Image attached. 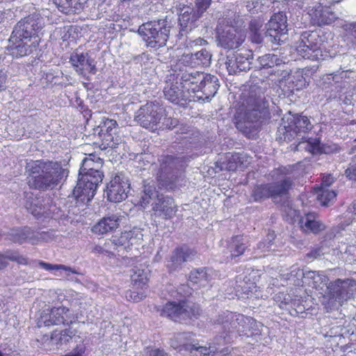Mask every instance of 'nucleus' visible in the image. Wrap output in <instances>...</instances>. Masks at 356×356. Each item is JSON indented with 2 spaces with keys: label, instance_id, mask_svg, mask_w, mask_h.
I'll list each match as a JSON object with an SVG mask.
<instances>
[{
  "label": "nucleus",
  "instance_id": "nucleus-60",
  "mask_svg": "<svg viewBox=\"0 0 356 356\" xmlns=\"http://www.w3.org/2000/svg\"><path fill=\"white\" fill-rule=\"evenodd\" d=\"M346 31L348 33L349 42L353 48H356V22L347 24Z\"/></svg>",
  "mask_w": 356,
  "mask_h": 356
},
{
  "label": "nucleus",
  "instance_id": "nucleus-18",
  "mask_svg": "<svg viewBox=\"0 0 356 356\" xmlns=\"http://www.w3.org/2000/svg\"><path fill=\"white\" fill-rule=\"evenodd\" d=\"M98 134L102 139L104 148H115L121 142L120 137L118 135V124L112 119H106L99 126Z\"/></svg>",
  "mask_w": 356,
  "mask_h": 356
},
{
  "label": "nucleus",
  "instance_id": "nucleus-64",
  "mask_svg": "<svg viewBox=\"0 0 356 356\" xmlns=\"http://www.w3.org/2000/svg\"><path fill=\"white\" fill-rule=\"evenodd\" d=\"M272 245H273V243H271V241H263L259 242L257 244V249L260 250L261 252H264L266 251H270V250H271Z\"/></svg>",
  "mask_w": 356,
  "mask_h": 356
},
{
  "label": "nucleus",
  "instance_id": "nucleus-63",
  "mask_svg": "<svg viewBox=\"0 0 356 356\" xmlns=\"http://www.w3.org/2000/svg\"><path fill=\"white\" fill-rule=\"evenodd\" d=\"M334 181V178L332 175L329 174L327 175H324L322 179L321 188H325L327 187H329L333 184Z\"/></svg>",
  "mask_w": 356,
  "mask_h": 356
},
{
  "label": "nucleus",
  "instance_id": "nucleus-37",
  "mask_svg": "<svg viewBox=\"0 0 356 356\" xmlns=\"http://www.w3.org/2000/svg\"><path fill=\"white\" fill-rule=\"evenodd\" d=\"M58 10L67 15L79 13L83 10L88 0H53Z\"/></svg>",
  "mask_w": 356,
  "mask_h": 356
},
{
  "label": "nucleus",
  "instance_id": "nucleus-44",
  "mask_svg": "<svg viewBox=\"0 0 356 356\" xmlns=\"http://www.w3.org/2000/svg\"><path fill=\"white\" fill-rule=\"evenodd\" d=\"M189 333H179L170 340V346L179 353L186 355L188 350H182L184 349L182 346H185V345H193V341H191Z\"/></svg>",
  "mask_w": 356,
  "mask_h": 356
},
{
  "label": "nucleus",
  "instance_id": "nucleus-51",
  "mask_svg": "<svg viewBox=\"0 0 356 356\" xmlns=\"http://www.w3.org/2000/svg\"><path fill=\"white\" fill-rule=\"evenodd\" d=\"M336 196L337 193L334 191H330L327 188H321L318 192V200L323 206H327Z\"/></svg>",
  "mask_w": 356,
  "mask_h": 356
},
{
  "label": "nucleus",
  "instance_id": "nucleus-56",
  "mask_svg": "<svg viewBox=\"0 0 356 356\" xmlns=\"http://www.w3.org/2000/svg\"><path fill=\"white\" fill-rule=\"evenodd\" d=\"M92 252L96 254H104L108 257L113 256L114 252L112 250L109 241L104 243V246L95 245L92 249Z\"/></svg>",
  "mask_w": 356,
  "mask_h": 356
},
{
  "label": "nucleus",
  "instance_id": "nucleus-38",
  "mask_svg": "<svg viewBox=\"0 0 356 356\" xmlns=\"http://www.w3.org/2000/svg\"><path fill=\"white\" fill-rule=\"evenodd\" d=\"M33 236L34 229L27 226L12 229L8 234V237L10 241L19 244H22L25 242L32 244Z\"/></svg>",
  "mask_w": 356,
  "mask_h": 356
},
{
  "label": "nucleus",
  "instance_id": "nucleus-17",
  "mask_svg": "<svg viewBox=\"0 0 356 356\" xmlns=\"http://www.w3.org/2000/svg\"><path fill=\"white\" fill-rule=\"evenodd\" d=\"M17 35H10L8 49L13 58H22L29 56L38 49L40 39L22 38Z\"/></svg>",
  "mask_w": 356,
  "mask_h": 356
},
{
  "label": "nucleus",
  "instance_id": "nucleus-62",
  "mask_svg": "<svg viewBox=\"0 0 356 356\" xmlns=\"http://www.w3.org/2000/svg\"><path fill=\"white\" fill-rule=\"evenodd\" d=\"M322 254H323V248L321 247H316L307 253L306 257L309 259H316Z\"/></svg>",
  "mask_w": 356,
  "mask_h": 356
},
{
  "label": "nucleus",
  "instance_id": "nucleus-35",
  "mask_svg": "<svg viewBox=\"0 0 356 356\" xmlns=\"http://www.w3.org/2000/svg\"><path fill=\"white\" fill-rule=\"evenodd\" d=\"M301 229L305 233L318 234L325 229V225L318 220L315 213H309L299 220Z\"/></svg>",
  "mask_w": 356,
  "mask_h": 356
},
{
  "label": "nucleus",
  "instance_id": "nucleus-39",
  "mask_svg": "<svg viewBox=\"0 0 356 356\" xmlns=\"http://www.w3.org/2000/svg\"><path fill=\"white\" fill-rule=\"evenodd\" d=\"M248 248V240L243 235L232 237L228 244L230 258L236 259L242 255Z\"/></svg>",
  "mask_w": 356,
  "mask_h": 356
},
{
  "label": "nucleus",
  "instance_id": "nucleus-55",
  "mask_svg": "<svg viewBox=\"0 0 356 356\" xmlns=\"http://www.w3.org/2000/svg\"><path fill=\"white\" fill-rule=\"evenodd\" d=\"M204 74V73L200 72L198 71L194 72L193 77H191V80L186 84V91L188 92L189 90H191L195 94L198 88V85L200 83Z\"/></svg>",
  "mask_w": 356,
  "mask_h": 356
},
{
  "label": "nucleus",
  "instance_id": "nucleus-4",
  "mask_svg": "<svg viewBox=\"0 0 356 356\" xmlns=\"http://www.w3.org/2000/svg\"><path fill=\"white\" fill-rule=\"evenodd\" d=\"M283 124L278 128L277 131L276 140L279 142H291L294 140L296 150H299L304 147L303 143H307L305 134H307L313 128L308 117L302 115H293L288 117L285 120L282 119Z\"/></svg>",
  "mask_w": 356,
  "mask_h": 356
},
{
  "label": "nucleus",
  "instance_id": "nucleus-3",
  "mask_svg": "<svg viewBox=\"0 0 356 356\" xmlns=\"http://www.w3.org/2000/svg\"><path fill=\"white\" fill-rule=\"evenodd\" d=\"M192 156L182 153L161 154L158 158L156 180L160 189L174 190L181 178Z\"/></svg>",
  "mask_w": 356,
  "mask_h": 356
},
{
  "label": "nucleus",
  "instance_id": "nucleus-22",
  "mask_svg": "<svg viewBox=\"0 0 356 356\" xmlns=\"http://www.w3.org/2000/svg\"><path fill=\"white\" fill-rule=\"evenodd\" d=\"M202 17L189 6L182 8L179 15V34L183 36L197 28Z\"/></svg>",
  "mask_w": 356,
  "mask_h": 356
},
{
  "label": "nucleus",
  "instance_id": "nucleus-32",
  "mask_svg": "<svg viewBox=\"0 0 356 356\" xmlns=\"http://www.w3.org/2000/svg\"><path fill=\"white\" fill-rule=\"evenodd\" d=\"M120 221V218L116 214L104 216L92 227V232L98 235L106 234L118 228Z\"/></svg>",
  "mask_w": 356,
  "mask_h": 356
},
{
  "label": "nucleus",
  "instance_id": "nucleus-12",
  "mask_svg": "<svg viewBox=\"0 0 356 356\" xmlns=\"http://www.w3.org/2000/svg\"><path fill=\"white\" fill-rule=\"evenodd\" d=\"M216 31L217 45L224 49H236L245 39V35L242 31L229 24H218Z\"/></svg>",
  "mask_w": 356,
  "mask_h": 356
},
{
  "label": "nucleus",
  "instance_id": "nucleus-53",
  "mask_svg": "<svg viewBox=\"0 0 356 356\" xmlns=\"http://www.w3.org/2000/svg\"><path fill=\"white\" fill-rule=\"evenodd\" d=\"M39 265L44 268L47 270H63L65 272V275L67 277H68L71 273L72 274H77L78 273L76 271V270L66 266L65 265L62 264H56L52 265L48 263H45L44 261H40Z\"/></svg>",
  "mask_w": 356,
  "mask_h": 356
},
{
  "label": "nucleus",
  "instance_id": "nucleus-54",
  "mask_svg": "<svg viewBox=\"0 0 356 356\" xmlns=\"http://www.w3.org/2000/svg\"><path fill=\"white\" fill-rule=\"evenodd\" d=\"M196 70L191 68H186L180 70L179 72L177 74V80H179L181 86L186 87L187 83L191 80V77H193V72Z\"/></svg>",
  "mask_w": 356,
  "mask_h": 356
},
{
  "label": "nucleus",
  "instance_id": "nucleus-15",
  "mask_svg": "<svg viewBox=\"0 0 356 356\" xmlns=\"http://www.w3.org/2000/svg\"><path fill=\"white\" fill-rule=\"evenodd\" d=\"M330 297L339 303L356 296V280L337 279L327 286Z\"/></svg>",
  "mask_w": 356,
  "mask_h": 356
},
{
  "label": "nucleus",
  "instance_id": "nucleus-48",
  "mask_svg": "<svg viewBox=\"0 0 356 356\" xmlns=\"http://www.w3.org/2000/svg\"><path fill=\"white\" fill-rule=\"evenodd\" d=\"M80 339L79 336L76 335L75 330L71 329H66L60 332L54 331L51 334V340L57 344H64L70 342V341L76 339Z\"/></svg>",
  "mask_w": 356,
  "mask_h": 356
},
{
  "label": "nucleus",
  "instance_id": "nucleus-36",
  "mask_svg": "<svg viewBox=\"0 0 356 356\" xmlns=\"http://www.w3.org/2000/svg\"><path fill=\"white\" fill-rule=\"evenodd\" d=\"M235 290L236 295L244 298L243 296H246L247 298L252 296L257 291V286L255 283L251 280V278L246 275H240L236 277Z\"/></svg>",
  "mask_w": 356,
  "mask_h": 356
},
{
  "label": "nucleus",
  "instance_id": "nucleus-5",
  "mask_svg": "<svg viewBox=\"0 0 356 356\" xmlns=\"http://www.w3.org/2000/svg\"><path fill=\"white\" fill-rule=\"evenodd\" d=\"M174 24L167 17L153 19L141 24L138 29L148 48L159 49L166 45Z\"/></svg>",
  "mask_w": 356,
  "mask_h": 356
},
{
  "label": "nucleus",
  "instance_id": "nucleus-2",
  "mask_svg": "<svg viewBox=\"0 0 356 356\" xmlns=\"http://www.w3.org/2000/svg\"><path fill=\"white\" fill-rule=\"evenodd\" d=\"M102 159L95 154H90L82 161L79 179L72 195L76 200L88 202L95 195L97 186L102 181Z\"/></svg>",
  "mask_w": 356,
  "mask_h": 356
},
{
  "label": "nucleus",
  "instance_id": "nucleus-58",
  "mask_svg": "<svg viewBox=\"0 0 356 356\" xmlns=\"http://www.w3.org/2000/svg\"><path fill=\"white\" fill-rule=\"evenodd\" d=\"M211 3V0H195V4L191 8L204 16Z\"/></svg>",
  "mask_w": 356,
  "mask_h": 356
},
{
  "label": "nucleus",
  "instance_id": "nucleus-57",
  "mask_svg": "<svg viewBox=\"0 0 356 356\" xmlns=\"http://www.w3.org/2000/svg\"><path fill=\"white\" fill-rule=\"evenodd\" d=\"M7 260L16 261L19 264H27V259L16 251H6L4 253Z\"/></svg>",
  "mask_w": 356,
  "mask_h": 356
},
{
  "label": "nucleus",
  "instance_id": "nucleus-8",
  "mask_svg": "<svg viewBox=\"0 0 356 356\" xmlns=\"http://www.w3.org/2000/svg\"><path fill=\"white\" fill-rule=\"evenodd\" d=\"M293 180L290 177H285L278 181L256 185L250 194L254 202H261L268 198L273 200L285 196L293 185Z\"/></svg>",
  "mask_w": 356,
  "mask_h": 356
},
{
  "label": "nucleus",
  "instance_id": "nucleus-33",
  "mask_svg": "<svg viewBox=\"0 0 356 356\" xmlns=\"http://www.w3.org/2000/svg\"><path fill=\"white\" fill-rule=\"evenodd\" d=\"M238 322L235 336L250 337L258 330V323L252 317L238 314Z\"/></svg>",
  "mask_w": 356,
  "mask_h": 356
},
{
  "label": "nucleus",
  "instance_id": "nucleus-7",
  "mask_svg": "<svg viewBox=\"0 0 356 356\" xmlns=\"http://www.w3.org/2000/svg\"><path fill=\"white\" fill-rule=\"evenodd\" d=\"M162 316L175 322L188 323L191 320L197 319L200 315L198 305L186 301L168 302L160 310Z\"/></svg>",
  "mask_w": 356,
  "mask_h": 356
},
{
  "label": "nucleus",
  "instance_id": "nucleus-29",
  "mask_svg": "<svg viewBox=\"0 0 356 356\" xmlns=\"http://www.w3.org/2000/svg\"><path fill=\"white\" fill-rule=\"evenodd\" d=\"M50 197L37 196L33 193H26L24 207L29 212L35 217L42 216L49 210Z\"/></svg>",
  "mask_w": 356,
  "mask_h": 356
},
{
  "label": "nucleus",
  "instance_id": "nucleus-34",
  "mask_svg": "<svg viewBox=\"0 0 356 356\" xmlns=\"http://www.w3.org/2000/svg\"><path fill=\"white\" fill-rule=\"evenodd\" d=\"M212 54L207 49H202L195 53L188 54L184 56V61L192 67L202 66L209 67L211 63Z\"/></svg>",
  "mask_w": 356,
  "mask_h": 356
},
{
  "label": "nucleus",
  "instance_id": "nucleus-27",
  "mask_svg": "<svg viewBox=\"0 0 356 356\" xmlns=\"http://www.w3.org/2000/svg\"><path fill=\"white\" fill-rule=\"evenodd\" d=\"M42 319L45 326L70 325L74 321L70 309L64 307L52 308L49 314L42 316Z\"/></svg>",
  "mask_w": 356,
  "mask_h": 356
},
{
  "label": "nucleus",
  "instance_id": "nucleus-1",
  "mask_svg": "<svg viewBox=\"0 0 356 356\" xmlns=\"http://www.w3.org/2000/svg\"><path fill=\"white\" fill-rule=\"evenodd\" d=\"M25 172L30 188L45 191L56 187L68 176L69 171L60 163L36 160L26 163Z\"/></svg>",
  "mask_w": 356,
  "mask_h": 356
},
{
  "label": "nucleus",
  "instance_id": "nucleus-28",
  "mask_svg": "<svg viewBox=\"0 0 356 356\" xmlns=\"http://www.w3.org/2000/svg\"><path fill=\"white\" fill-rule=\"evenodd\" d=\"M265 92V87L257 84L250 86L244 102L245 108L259 110L261 104L269 108V101L266 98Z\"/></svg>",
  "mask_w": 356,
  "mask_h": 356
},
{
  "label": "nucleus",
  "instance_id": "nucleus-40",
  "mask_svg": "<svg viewBox=\"0 0 356 356\" xmlns=\"http://www.w3.org/2000/svg\"><path fill=\"white\" fill-rule=\"evenodd\" d=\"M263 22L260 19H254L249 23L248 39L254 44H260L264 42V34L262 29Z\"/></svg>",
  "mask_w": 356,
  "mask_h": 356
},
{
  "label": "nucleus",
  "instance_id": "nucleus-24",
  "mask_svg": "<svg viewBox=\"0 0 356 356\" xmlns=\"http://www.w3.org/2000/svg\"><path fill=\"white\" fill-rule=\"evenodd\" d=\"M218 79L210 74H204L198 85L195 97L198 100L209 101L216 94L219 88Z\"/></svg>",
  "mask_w": 356,
  "mask_h": 356
},
{
  "label": "nucleus",
  "instance_id": "nucleus-10",
  "mask_svg": "<svg viewBox=\"0 0 356 356\" xmlns=\"http://www.w3.org/2000/svg\"><path fill=\"white\" fill-rule=\"evenodd\" d=\"M322 42V38L317 31H305L300 36L296 50L304 58L323 60Z\"/></svg>",
  "mask_w": 356,
  "mask_h": 356
},
{
  "label": "nucleus",
  "instance_id": "nucleus-11",
  "mask_svg": "<svg viewBox=\"0 0 356 356\" xmlns=\"http://www.w3.org/2000/svg\"><path fill=\"white\" fill-rule=\"evenodd\" d=\"M44 26L40 14L33 13L21 19L13 27L12 35L22 38L40 39L39 33Z\"/></svg>",
  "mask_w": 356,
  "mask_h": 356
},
{
  "label": "nucleus",
  "instance_id": "nucleus-49",
  "mask_svg": "<svg viewBox=\"0 0 356 356\" xmlns=\"http://www.w3.org/2000/svg\"><path fill=\"white\" fill-rule=\"evenodd\" d=\"M293 90H300L306 87L307 82L300 70L296 71L289 79Z\"/></svg>",
  "mask_w": 356,
  "mask_h": 356
},
{
  "label": "nucleus",
  "instance_id": "nucleus-6",
  "mask_svg": "<svg viewBox=\"0 0 356 356\" xmlns=\"http://www.w3.org/2000/svg\"><path fill=\"white\" fill-rule=\"evenodd\" d=\"M270 118L269 108L261 104L259 110L245 108L243 115L236 118L235 125L236 129L247 138L254 139L261 126Z\"/></svg>",
  "mask_w": 356,
  "mask_h": 356
},
{
  "label": "nucleus",
  "instance_id": "nucleus-61",
  "mask_svg": "<svg viewBox=\"0 0 356 356\" xmlns=\"http://www.w3.org/2000/svg\"><path fill=\"white\" fill-rule=\"evenodd\" d=\"M345 174L350 180L356 181V163H350Z\"/></svg>",
  "mask_w": 356,
  "mask_h": 356
},
{
  "label": "nucleus",
  "instance_id": "nucleus-25",
  "mask_svg": "<svg viewBox=\"0 0 356 356\" xmlns=\"http://www.w3.org/2000/svg\"><path fill=\"white\" fill-rule=\"evenodd\" d=\"M152 207L156 216L164 219H171L177 211V205L173 198L163 194L156 197L152 204Z\"/></svg>",
  "mask_w": 356,
  "mask_h": 356
},
{
  "label": "nucleus",
  "instance_id": "nucleus-16",
  "mask_svg": "<svg viewBox=\"0 0 356 356\" xmlns=\"http://www.w3.org/2000/svg\"><path fill=\"white\" fill-rule=\"evenodd\" d=\"M130 183L123 174L116 175L107 184L106 194L108 201L118 203L127 197Z\"/></svg>",
  "mask_w": 356,
  "mask_h": 356
},
{
  "label": "nucleus",
  "instance_id": "nucleus-19",
  "mask_svg": "<svg viewBox=\"0 0 356 356\" xmlns=\"http://www.w3.org/2000/svg\"><path fill=\"white\" fill-rule=\"evenodd\" d=\"M252 58L251 51H248L245 54L236 52L227 55L225 64L229 74H236L249 70L250 69V59Z\"/></svg>",
  "mask_w": 356,
  "mask_h": 356
},
{
  "label": "nucleus",
  "instance_id": "nucleus-13",
  "mask_svg": "<svg viewBox=\"0 0 356 356\" xmlns=\"http://www.w3.org/2000/svg\"><path fill=\"white\" fill-rule=\"evenodd\" d=\"M265 37L269 41L279 44L287 39L286 17L284 13L280 12L274 14L265 26Z\"/></svg>",
  "mask_w": 356,
  "mask_h": 356
},
{
  "label": "nucleus",
  "instance_id": "nucleus-50",
  "mask_svg": "<svg viewBox=\"0 0 356 356\" xmlns=\"http://www.w3.org/2000/svg\"><path fill=\"white\" fill-rule=\"evenodd\" d=\"M131 271V280L134 284L142 287L147 284V273L143 269L134 268Z\"/></svg>",
  "mask_w": 356,
  "mask_h": 356
},
{
  "label": "nucleus",
  "instance_id": "nucleus-52",
  "mask_svg": "<svg viewBox=\"0 0 356 356\" xmlns=\"http://www.w3.org/2000/svg\"><path fill=\"white\" fill-rule=\"evenodd\" d=\"M54 231L36 232L34 230L32 245H36L40 242H49L54 238Z\"/></svg>",
  "mask_w": 356,
  "mask_h": 356
},
{
  "label": "nucleus",
  "instance_id": "nucleus-30",
  "mask_svg": "<svg viewBox=\"0 0 356 356\" xmlns=\"http://www.w3.org/2000/svg\"><path fill=\"white\" fill-rule=\"evenodd\" d=\"M309 15L312 23L318 26L330 24L338 18L331 8L323 6L321 4L309 10Z\"/></svg>",
  "mask_w": 356,
  "mask_h": 356
},
{
  "label": "nucleus",
  "instance_id": "nucleus-42",
  "mask_svg": "<svg viewBox=\"0 0 356 356\" xmlns=\"http://www.w3.org/2000/svg\"><path fill=\"white\" fill-rule=\"evenodd\" d=\"M242 157L239 153L230 154L228 153L223 161L217 163L220 170L234 171L239 165L243 163Z\"/></svg>",
  "mask_w": 356,
  "mask_h": 356
},
{
  "label": "nucleus",
  "instance_id": "nucleus-41",
  "mask_svg": "<svg viewBox=\"0 0 356 356\" xmlns=\"http://www.w3.org/2000/svg\"><path fill=\"white\" fill-rule=\"evenodd\" d=\"M211 272L207 268L194 269L190 273L189 280L200 286H205L211 279Z\"/></svg>",
  "mask_w": 356,
  "mask_h": 356
},
{
  "label": "nucleus",
  "instance_id": "nucleus-46",
  "mask_svg": "<svg viewBox=\"0 0 356 356\" xmlns=\"http://www.w3.org/2000/svg\"><path fill=\"white\" fill-rule=\"evenodd\" d=\"M184 350H188L187 354L190 356H215V350L213 346H200L197 343L193 345H185Z\"/></svg>",
  "mask_w": 356,
  "mask_h": 356
},
{
  "label": "nucleus",
  "instance_id": "nucleus-23",
  "mask_svg": "<svg viewBox=\"0 0 356 356\" xmlns=\"http://www.w3.org/2000/svg\"><path fill=\"white\" fill-rule=\"evenodd\" d=\"M164 97L172 104L186 106L191 100L188 97V91L184 90L178 81L167 82L163 90Z\"/></svg>",
  "mask_w": 356,
  "mask_h": 356
},
{
  "label": "nucleus",
  "instance_id": "nucleus-59",
  "mask_svg": "<svg viewBox=\"0 0 356 356\" xmlns=\"http://www.w3.org/2000/svg\"><path fill=\"white\" fill-rule=\"evenodd\" d=\"M282 211L286 220L292 221L298 216L297 210L293 209L289 202L282 205Z\"/></svg>",
  "mask_w": 356,
  "mask_h": 356
},
{
  "label": "nucleus",
  "instance_id": "nucleus-20",
  "mask_svg": "<svg viewBox=\"0 0 356 356\" xmlns=\"http://www.w3.org/2000/svg\"><path fill=\"white\" fill-rule=\"evenodd\" d=\"M143 234L138 229H134L129 231L122 232L120 236H113L109 240L112 250L121 251H127L134 244L139 242L143 238Z\"/></svg>",
  "mask_w": 356,
  "mask_h": 356
},
{
  "label": "nucleus",
  "instance_id": "nucleus-14",
  "mask_svg": "<svg viewBox=\"0 0 356 356\" xmlns=\"http://www.w3.org/2000/svg\"><path fill=\"white\" fill-rule=\"evenodd\" d=\"M215 323L221 325L223 332L214 338V343L218 346L224 344L232 339L233 334H236V325L238 324V314L224 312L216 317Z\"/></svg>",
  "mask_w": 356,
  "mask_h": 356
},
{
  "label": "nucleus",
  "instance_id": "nucleus-47",
  "mask_svg": "<svg viewBox=\"0 0 356 356\" xmlns=\"http://www.w3.org/2000/svg\"><path fill=\"white\" fill-rule=\"evenodd\" d=\"M260 69H268L284 64L282 58L273 54H267L257 59Z\"/></svg>",
  "mask_w": 356,
  "mask_h": 356
},
{
  "label": "nucleus",
  "instance_id": "nucleus-43",
  "mask_svg": "<svg viewBox=\"0 0 356 356\" xmlns=\"http://www.w3.org/2000/svg\"><path fill=\"white\" fill-rule=\"evenodd\" d=\"M158 195H161V194L156 190L152 181L147 182L145 181L143 186V191L140 193V202L143 207H145L151 200L154 199V200Z\"/></svg>",
  "mask_w": 356,
  "mask_h": 356
},
{
  "label": "nucleus",
  "instance_id": "nucleus-26",
  "mask_svg": "<svg viewBox=\"0 0 356 356\" xmlns=\"http://www.w3.org/2000/svg\"><path fill=\"white\" fill-rule=\"evenodd\" d=\"M70 63L75 71L80 75L85 76L86 72L95 74L97 72L95 60L88 53H79L75 51L70 57Z\"/></svg>",
  "mask_w": 356,
  "mask_h": 356
},
{
  "label": "nucleus",
  "instance_id": "nucleus-9",
  "mask_svg": "<svg viewBox=\"0 0 356 356\" xmlns=\"http://www.w3.org/2000/svg\"><path fill=\"white\" fill-rule=\"evenodd\" d=\"M165 116V109L157 100L149 101L136 112L134 120L142 127L156 130Z\"/></svg>",
  "mask_w": 356,
  "mask_h": 356
},
{
  "label": "nucleus",
  "instance_id": "nucleus-21",
  "mask_svg": "<svg viewBox=\"0 0 356 356\" xmlns=\"http://www.w3.org/2000/svg\"><path fill=\"white\" fill-rule=\"evenodd\" d=\"M197 255V252L186 245L175 248L171 253L168 261L167 268L170 272L179 270L184 263L193 261Z\"/></svg>",
  "mask_w": 356,
  "mask_h": 356
},
{
  "label": "nucleus",
  "instance_id": "nucleus-45",
  "mask_svg": "<svg viewBox=\"0 0 356 356\" xmlns=\"http://www.w3.org/2000/svg\"><path fill=\"white\" fill-rule=\"evenodd\" d=\"M302 275L305 280L309 281L308 284L316 289L319 287L321 284H327L328 281L327 277L323 272L306 270L305 272L302 271Z\"/></svg>",
  "mask_w": 356,
  "mask_h": 356
},
{
  "label": "nucleus",
  "instance_id": "nucleus-31",
  "mask_svg": "<svg viewBox=\"0 0 356 356\" xmlns=\"http://www.w3.org/2000/svg\"><path fill=\"white\" fill-rule=\"evenodd\" d=\"M303 149L312 154H330L337 153L341 150L340 147L333 143H321L319 138H309L307 143H303Z\"/></svg>",
  "mask_w": 356,
  "mask_h": 356
}]
</instances>
